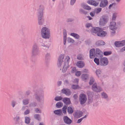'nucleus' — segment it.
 <instances>
[{"mask_svg":"<svg viewBox=\"0 0 125 125\" xmlns=\"http://www.w3.org/2000/svg\"><path fill=\"white\" fill-rule=\"evenodd\" d=\"M64 55L62 54L59 56L58 60L57 65L58 67H62V72L65 73L69 66L68 63L70 61V58L68 56H67L64 59Z\"/></svg>","mask_w":125,"mask_h":125,"instance_id":"nucleus-1","label":"nucleus"},{"mask_svg":"<svg viewBox=\"0 0 125 125\" xmlns=\"http://www.w3.org/2000/svg\"><path fill=\"white\" fill-rule=\"evenodd\" d=\"M33 97L37 101L40 102L41 101H43L44 93L43 90L38 89L35 91Z\"/></svg>","mask_w":125,"mask_h":125,"instance_id":"nucleus-2","label":"nucleus"},{"mask_svg":"<svg viewBox=\"0 0 125 125\" xmlns=\"http://www.w3.org/2000/svg\"><path fill=\"white\" fill-rule=\"evenodd\" d=\"M43 7L42 5H40L38 11V23L39 25L43 24L44 22V19L42 17L43 15Z\"/></svg>","mask_w":125,"mask_h":125,"instance_id":"nucleus-3","label":"nucleus"},{"mask_svg":"<svg viewBox=\"0 0 125 125\" xmlns=\"http://www.w3.org/2000/svg\"><path fill=\"white\" fill-rule=\"evenodd\" d=\"M40 53L39 47L36 43H34L33 45L31 50V58L33 59L37 56Z\"/></svg>","mask_w":125,"mask_h":125,"instance_id":"nucleus-4","label":"nucleus"},{"mask_svg":"<svg viewBox=\"0 0 125 125\" xmlns=\"http://www.w3.org/2000/svg\"><path fill=\"white\" fill-rule=\"evenodd\" d=\"M42 37L44 39H48L50 36V31L49 29L47 27H44L41 30Z\"/></svg>","mask_w":125,"mask_h":125,"instance_id":"nucleus-5","label":"nucleus"},{"mask_svg":"<svg viewBox=\"0 0 125 125\" xmlns=\"http://www.w3.org/2000/svg\"><path fill=\"white\" fill-rule=\"evenodd\" d=\"M108 18L106 15L102 16L100 18L99 21V25L101 26H104L108 22Z\"/></svg>","mask_w":125,"mask_h":125,"instance_id":"nucleus-6","label":"nucleus"},{"mask_svg":"<svg viewBox=\"0 0 125 125\" xmlns=\"http://www.w3.org/2000/svg\"><path fill=\"white\" fill-rule=\"evenodd\" d=\"M39 44L42 48L44 50H48L50 46V44L47 42L43 41L42 39L40 40Z\"/></svg>","mask_w":125,"mask_h":125,"instance_id":"nucleus-7","label":"nucleus"},{"mask_svg":"<svg viewBox=\"0 0 125 125\" xmlns=\"http://www.w3.org/2000/svg\"><path fill=\"white\" fill-rule=\"evenodd\" d=\"M87 100V98L85 95L83 94H80L79 97V101L81 104H83L86 103Z\"/></svg>","mask_w":125,"mask_h":125,"instance_id":"nucleus-8","label":"nucleus"},{"mask_svg":"<svg viewBox=\"0 0 125 125\" xmlns=\"http://www.w3.org/2000/svg\"><path fill=\"white\" fill-rule=\"evenodd\" d=\"M19 99L20 101L22 102V103L20 104L19 105V115L21 114L22 111L23 110V96H19Z\"/></svg>","mask_w":125,"mask_h":125,"instance_id":"nucleus-9","label":"nucleus"},{"mask_svg":"<svg viewBox=\"0 0 125 125\" xmlns=\"http://www.w3.org/2000/svg\"><path fill=\"white\" fill-rule=\"evenodd\" d=\"M108 63V60L106 58L103 57L99 60V64L101 66H105L107 65Z\"/></svg>","mask_w":125,"mask_h":125,"instance_id":"nucleus-10","label":"nucleus"},{"mask_svg":"<svg viewBox=\"0 0 125 125\" xmlns=\"http://www.w3.org/2000/svg\"><path fill=\"white\" fill-rule=\"evenodd\" d=\"M92 89L94 91L97 92H100L102 90L101 88L99 86H97L96 83L93 85Z\"/></svg>","mask_w":125,"mask_h":125,"instance_id":"nucleus-11","label":"nucleus"},{"mask_svg":"<svg viewBox=\"0 0 125 125\" xmlns=\"http://www.w3.org/2000/svg\"><path fill=\"white\" fill-rule=\"evenodd\" d=\"M83 114V113L81 111L77 110L74 112L73 115L75 118H78L81 117Z\"/></svg>","mask_w":125,"mask_h":125,"instance_id":"nucleus-12","label":"nucleus"},{"mask_svg":"<svg viewBox=\"0 0 125 125\" xmlns=\"http://www.w3.org/2000/svg\"><path fill=\"white\" fill-rule=\"evenodd\" d=\"M95 56L99 58H101L103 56V53L98 48L95 49Z\"/></svg>","mask_w":125,"mask_h":125,"instance_id":"nucleus-13","label":"nucleus"},{"mask_svg":"<svg viewBox=\"0 0 125 125\" xmlns=\"http://www.w3.org/2000/svg\"><path fill=\"white\" fill-rule=\"evenodd\" d=\"M13 120L17 122L19 125H22L23 121L21 117L16 116L13 118Z\"/></svg>","mask_w":125,"mask_h":125,"instance_id":"nucleus-14","label":"nucleus"},{"mask_svg":"<svg viewBox=\"0 0 125 125\" xmlns=\"http://www.w3.org/2000/svg\"><path fill=\"white\" fill-rule=\"evenodd\" d=\"M116 25V24L115 21H112L110 22L109 28L111 30H116L117 28Z\"/></svg>","mask_w":125,"mask_h":125,"instance_id":"nucleus-15","label":"nucleus"},{"mask_svg":"<svg viewBox=\"0 0 125 125\" xmlns=\"http://www.w3.org/2000/svg\"><path fill=\"white\" fill-rule=\"evenodd\" d=\"M62 93L65 94L67 96H69L72 93V92L70 90L68 89L63 88L62 90Z\"/></svg>","mask_w":125,"mask_h":125,"instance_id":"nucleus-16","label":"nucleus"},{"mask_svg":"<svg viewBox=\"0 0 125 125\" xmlns=\"http://www.w3.org/2000/svg\"><path fill=\"white\" fill-rule=\"evenodd\" d=\"M63 119L64 122L66 124L70 125L72 122V120L67 116H64L63 117Z\"/></svg>","mask_w":125,"mask_h":125,"instance_id":"nucleus-17","label":"nucleus"},{"mask_svg":"<svg viewBox=\"0 0 125 125\" xmlns=\"http://www.w3.org/2000/svg\"><path fill=\"white\" fill-rule=\"evenodd\" d=\"M100 28L98 27H92L91 29V31L93 35H95L96 34L97 35V33L100 30Z\"/></svg>","mask_w":125,"mask_h":125,"instance_id":"nucleus-18","label":"nucleus"},{"mask_svg":"<svg viewBox=\"0 0 125 125\" xmlns=\"http://www.w3.org/2000/svg\"><path fill=\"white\" fill-rule=\"evenodd\" d=\"M108 4V1L107 0H102L100 4V6L101 7L104 8L106 7Z\"/></svg>","mask_w":125,"mask_h":125,"instance_id":"nucleus-19","label":"nucleus"},{"mask_svg":"<svg viewBox=\"0 0 125 125\" xmlns=\"http://www.w3.org/2000/svg\"><path fill=\"white\" fill-rule=\"evenodd\" d=\"M90 57L91 59L94 58L95 56V49L93 48L90 51Z\"/></svg>","mask_w":125,"mask_h":125,"instance_id":"nucleus-20","label":"nucleus"},{"mask_svg":"<svg viewBox=\"0 0 125 125\" xmlns=\"http://www.w3.org/2000/svg\"><path fill=\"white\" fill-rule=\"evenodd\" d=\"M87 3L91 5H92L95 6H96L99 4L98 2H96V1H95L94 0H88L87 1Z\"/></svg>","mask_w":125,"mask_h":125,"instance_id":"nucleus-21","label":"nucleus"},{"mask_svg":"<svg viewBox=\"0 0 125 125\" xmlns=\"http://www.w3.org/2000/svg\"><path fill=\"white\" fill-rule=\"evenodd\" d=\"M77 65L79 68H82L84 67L85 64L84 62L82 61H78L77 63Z\"/></svg>","mask_w":125,"mask_h":125,"instance_id":"nucleus-22","label":"nucleus"},{"mask_svg":"<svg viewBox=\"0 0 125 125\" xmlns=\"http://www.w3.org/2000/svg\"><path fill=\"white\" fill-rule=\"evenodd\" d=\"M106 34V33L103 31H99L97 33V35L99 36L104 37Z\"/></svg>","mask_w":125,"mask_h":125,"instance_id":"nucleus-23","label":"nucleus"},{"mask_svg":"<svg viewBox=\"0 0 125 125\" xmlns=\"http://www.w3.org/2000/svg\"><path fill=\"white\" fill-rule=\"evenodd\" d=\"M105 44V42L102 40H99L96 42L95 43V45L97 46L104 45Z\"/></svg>","mask_w":125,"mask_h":125,"instance_id":"nucleus-24","label":"nucleus"},{"mask_svg":"<svg viewBox=\"0 0 125 125\" xmlns=\"http://www.w3.org/2000/svg\"><path fill=\"white\" fill-rule=\"evenodd\" d=\"M51 54L50 53H47L45 56V61L47 64H48L50 60Z\"/></svg>","mask_w":125,"mask_h":125,"instance_id":"nucleus-25","label":"nucleus"},{"mask_svg":"<svg viewBox=\"0 0 125 125\" xmlns=\"http://www.w3.org/2000/svg\"><path fill=\"white\" fill-rule=\"evenodd\" d=\"M63 101L66 104H69L71 103L70 99L67 97H64L63 98Z\"/></svg>","mask_w":125,"mask_h":125,"instance_id":"nucleus-26","label":"nucleus"},{"mask_svg":"<svg viewBox=\"0 0 125 125\" xmlns=\"http://www.w3.org/2000/svg\"><path fill=\"white\" fill-rule=\"evenodd\" d=\"M54 112L55 114L58 115L59 116L62 115H63L61 110H54Z\"/></svg>","mask_w":125,"mask_h":125,"instance_id":"nucleus-27","label":"nucleus"},{"mask_svg":"<svg viewBox=\"0 0 125 125\" xmlns=\"http://www.w3.org/2000/svg\"><path fill=\"white\" fill-rule=\"evenodd\" d=\"M83 9L87 10H90L91 9V8L87 5L83 4L81 5Z\"/></svg>","mask_w":125,"mask_h":125,"instance_id":"nucleus-28","label":"nucleus"},{"mask_svg":"<svg viewBox=\"0 0 125 125\" xmlns=\"http://www.w3.org/2000/svg\"><path fill=\"white\" fill-rule=\"evenodd\" d=\"M70 35L76 39H78L79 38L80 36L77 34L74 33H71Z\"/></svg>","mask_w":125,"mask_h":125,"instance_id":"nucleus-29","label":"nucleus"},{"mask_svg":"<svg viewBox=\"0 0 125 125\" xmlns=\"http://www.w3.org/2000/svg\"><path fill=\"white\" fill-rule=\"evenodd\" d=\"M67 110L68 113L69 114H72L73 112V110L72 107L70 106H69L67 107Z\"/></svg>","mask_w":125,"mask_h":125,"instance_id":"nucleus-30","label":"nucleus"},{"mask_svg":"<svg viewBox=\"0 0 125 125\" xmlns=\"http://www.w3.org/2000/svg\"><path fill=\"white\" fill-rule=\"evenodd\" d=\"M88 74H83L81 76V78L83 80H85L88 78Z\"/></svg>","mask_w":125,"mask_h":125,"instance_id":"nucleus-31","label":"nucleus"},{"mask_svg":"<svg viewBox=\"0 0 125 125\" xmlns=\"http://www.w3.org/2000/svg\"><path fill=\"white\" fill-rule=\"evenodd\" d=\"M17 104L16 102L14 100H12L11 103V105L13 108H14Z\"/></svg>","mask_w":125,"mask_h":125,"instance_id":"nucleus-32","label":"nucleus"},{"mask_svg":"<svg viewBox=\"0 0 125 125\" xmlns=\"http://www.w3.org/2000/svg\"><path fill=\"white\" fill-rule=\"evenodd\" d=\"M117 14V13L116 12L113 13L112 18V21H115Z\"/></svg>","mask_w":125,"mask_h":125,"instance_id":"nucleus-33","label":"nucleus"},{"mask_svg":"<svg viewBox=\"0 0 125 125\" xmlns=\"http://www.w3.org/2000/svg\"><path fill=\"white\" fill-rule=\"evenodd\" d=\"M62 105L63 104L61 102H58L56 104V107L58 108L61 107Z\"/></svg>","mask_w":125,"mask_h":125,"instance_id":"nucleus-34","label":"nucleus"},{"mask_svg":"<svg viewBox=\"0 0 125 125\" xmlns=\"http://www.w3.org/2000/svg\"><path fill=\"white\" fill-rule=\"evenodd\" d=\"M77 59L79 60H83L84 59L83 56L82 54H79L77 56Z\"/></svg>","mask_w":125,"mask_h":125,"instance_id":"nucleus-35","label":"nucleus"},{"mask_svg":"<svg viewBox=\"0 0 125 125\" xmlns=\"http://www.w3.org/2000/svg\"><path fill=\"white\" fill-rule=\"evenodd\" d=\"M120 42V41H116L114 43L115 45L117 47H121Z\"/></svg>","mask_w":125,"mask_h":125,"instance_id":"nucleus-36","label":"nucleus"},{"mask_svg":"<svg viewBox=\"0 0 125 125\" xmlns=\"http://www.w3.org/2000/svg\"><path fill=\"white\" fill-rule=\"evenodd\" d=\"M30 119L29 117H25V123L27 124H29L30 122Z\"/></svg>","mask_w":125,"mask_h":125,"instance_id":"nucleus-37","label":"nucleus"},{"mask_svg":"<svg viewBox=\"0 0 125 125\" xmlns=\"http://www.w3.org/2000/svg\"><path fill=\"white\" fill-rule=\"evenodd\" d=\"M66 32L63 33V44L65 45L66 42Z\"/></svg>","mask_w":125,"mask_h":125,"instance_id":"nucleus-38","label":"nucleus"},{"mask_svg":"<svg viewBox=\"0 0 125 125\" xmlns=\"http://www.w3.org/2000/svg\"><path fill=\"white\" fill-rule=\"evenodd\" d=\"M86 27L87 28H90L91 29L92 28V25L91 23H88L85 25Z\"/></svg>","mask_w":125,"mask_h":125,"instance_id":"nucleus-39","label":"nucleus"},{"mask_svg":"<svg viewBox=\"0 0 125 125\" xmlns=\"http://www.w3.org/2000/svg\"><path fill=\"white\" fill-rule=\"evenodd\" d=\"M102 97L104 99H106L108 97V96L107 94L103 92L101 93Z\"/></svg>","mask_w":125,"mask_h":125,"instance_id":"nucleus-40","label":"nucleus"},{"mask_svg":"<svg viewBox=\"0 0 125 125\" xmlns=\"http://www.w3.org/2000/svg\"><path fill=\"white\" fill-rule=\"evenodd\" d=\"M30 99L28 98H26L24 99V105L27 104L29 102Z\"/></svg>","mask_w":125,"mask_h":125,"instance_id":"nucleus-41","label":"nucleus"},{"mask_svg":"<svg viewBox=\"0 0 125 125\" xmlns=\"http://www.w3.org/2000/svg\"><path fill=\"white\" fill-rule=\"evenodd\" d=\"M67 107V106L64 105L62 108V111L64 114H66V113Z\"/></svg>","mask_w":125,"mask_h":125,"instance_id":"nucleus-42","label":"nucleus"},{"mask_svg":"<svg viewBox=\"0 0 125 125\" xmlns=\"http://www.w3.org/2000/svg\"><path fill=\"white\" fill-rule=\"evenodd\" d=\"M112 53L111 51H105L104 52V54L105 56H108L110 55Z\"/></svg>","mask_w":125,"mask_h":125,"instance_id":"nucleus-43","label":"nucleus"},{"mask_svg":"<svg viewBox=\"0 0 125 125\" xmlns=\"http://www.w3.org/2000/svg\"><path fill=\"white\" fill-rule=\"evenodd\" d=\"M81 14H87V12L85 10L82 9H80L79 10Z\"/></svg>","mask_w":125,"mask_h":125,"instance_id":"nucleus-44","label":"nucleus"},{"mask_svg":"<svg viewBox=\"0 0 125 125\" xmlns=\"http://www.w3.org/2000/svg\"><path fill=\"white\" fill-rule=\"evenodd\" d=\"M67 41L69 43H73L74 42L73 40L70 38H67Z\"/></svg>","mask_w":125,"mask_h":125,"instance_id":"nucleus-45","label":"nucleus"},{"mask_svg":"<svg viewBox=\"0 0 125 125\" xmlns=\"http://www.w3.org/2000/svg\"><path fill=\"white\" fill-rule=\"evenodd\" d=\"M94 81V78L92 77H91L89 82L90 85H91L93 84Z\"/></svg>","mask_w":125,"mask_h":125,"instance_id":"nucleus-46","label":"nucleus"},{"mask_svg":"<svg viewBox=\"0 0 125 125\" xmlns=\"http://www.w3.org/2000/svg\"><path fill=\"white\" fill-rule=\"evenodd\" d=\"M62 99V97L61 96H57L56 97L54 100L56 101H58L61 100Z\"/></svg>","mask_w":125,"mask_h":125,"instance_id":"nucleus-47","label":"nucleus"},{"mask_svg":"<svg viewBox=\"0 0 125 125\" xmlns=\"http://www.w3.org/2000/svg\"><path fill=\"white\" fill-rule=\"evenodd\" d=\"M94 61L97 65H98L99 64V59L95 58L94 59Z\"/></svg>","mask_w":125,"mask_h":125,"instance_id":"nucleus-48","label":"nucleus"},{"mask_svg":"<svg viewBox=\"0 0 125 125\" xmlns=\"http://www.w3.org/2000/svg\"><path fill=\"white\" fill-rule=\"evenodd\" d=\"M102 8H98L95 9L94 10L95 12L96 13H98L100 12Z\"/></svg>","mask_w":125,"mask_h":125,"instance_id":"nucleus-49","label":"nucleus"},{"mask_svg":"<svg viewBox=\"0 0 125 125\" xmlns=\"http://www.w3.org/2000/svg\"><path fill=\"white\" fill-rule=\"evenodd\" d=\"M34 117L35 119L38 120H39L40 118V115L38 114H35L34 115Z\"/></svg>","mask_w":125,"mask_h":125,"instance_id":"nucleus-50","label":"nucleus"},{"mask_svg":"<svg viewBox=\"0 0 125 125\" xmlns=\"http://www.w3.org/2000/svg\"><path fill=\"white\" fill-rule=\"evenodd\" d=\"M96 73L97 75L99 77L100 76V74L101 73V71L99 70H96Z\"/></svg>","mask_w":125,"mask_h":125,"instance_id":"nucleus-51","label":"nucleus"},{"mask_svg":"<svg viewBox=\"0 0 125 125\" xmlns=\"http://www.w3.org/2000/svg\"><path fill=\"white\" fill-rule=\"evenodd\" d=\"M78 86V85H72L71 87L72 88L74 89H76Z\"/></svg>","mask_w":125,"mask_h":125,"instance_id":"nucleus-52","label":"nucleus"},{"mask_svg":"<svg viewBox=\"0 0 125 125\" xmlns=\"http://www.w3.org/2000/svg\"><path fill=\"white\" fill-rule=\"evenodd\" d=\"M120 42V45H121V46L125 45V40H123Z\"/></svg>","mask_w":125,"mask_h":125,"instance_id":"nucleus-53","label":"nucleus"},{"mask_svg":"<svg viewBox=\"0 0 125 125\" xmlns=\"http://www.w3.org/2000/svg\"><path fill=\"white\" fill-rule=\"evenodd\" d=\"M36 104L35 102L31 103L30 104V106L32 107H35L36 106Z\"/></svg>","mask_w":125,"mask_h":125,"instance_id":"nucleus-54","label":"nucleus"},{"mask_svg":"<svg viewBox=\"0 0 125 125\" xmlns=\"http://www.w3.org/2000/svg\"><path fill=\"white\" fill-rule=\"evenodd\" d=\"M75 74L76 76H79L81 74V72L80 71H77L75 73Z\"/></svg>","mask_w":125,"mask_h":125,"instance_id":"nucleus-55","label":"nucleus"},{"mask_svg":"<svg viewBox=\"0 0 125 125\" xmlns=\"http://www.w3.org/2000/svg\"><path fill=\"white\" fill-rule=\"evenodd\" d=\"M88 104H89L92 103L93 101L92 98L91 97H89Z\"/></svg>","mask_w":125,"mask_h":125,"instance_id":"nucleus-56","label":"nucleus"},{"mask_svg":"<svg viewBox=\"0 0 125 125\" xmlns=\"http://www.w3.org/2000/svg\"><path fill=\"white\" fill-rule=\"evenodd\" d=\"M73 19L72 18H68L67 19V22H71L73 21Z\"/></svg>","mask_w":125,"mask_h":125,"instance_id":"nucleus-57","label":"nucleus"},{"mask_svg":"<svg viewBox=\"0 0 125 125\" xmlns=\"http://www.w3.org/2000/svg\"><path fill=\"white\" fill-rule=\"evenodd\" d=\"M30 90H28L27 91H26L25 93V96L27 95L28 96L30 94Z\"/></svg>","mask_w":125,"mask_h":125,"instance_id":"nucleus-58","label":"nucleus"},{"mask_svg":"<svg viewBox=\"0 0 125 125\" xmlns=\"http://www.w3.org/2000/svg\"><path fill=\"white\" fill-rule=\"evenodd\" d=\"M76 0H71L70 4L72 5H73L75 3Z\"/></svg>","mask_w":125,"mask_h":125,"instance_id":"nucleus-59","label":"nucleus"},{"mask_svg":"<svg viewBox=\"0 0 125 125\" xmlns=\"http://www.w3.org/2000/svg\"><path fill=\"white\" fill-rule=\"evenodd\" d=\"M30 113V110H26L24 112V114L25 115H27L29 114Z\"/></svg>","mask_w":125,"mask_h":125,"instance_id":"nucleus-60","label":"nucleus"},{"mask_svg":"<svg viewBox=\"0 0 125 125\" xmlns=\"http://www.w3.org/2000/svg\"><path fill=\"white\" fill-rule=\"evenodd\" d=\"M35 111L36 113H41V110L38 108H36L35 109Z\"/></svg>","mask_w":125,"mask_h":125,"instance_id":"nucleus-61","label":"nucleus"},{"mask_svg":"<svg viewBox=\"0 0 125 125\" xmlns=\"http://www.w3.org/2000/svg\"><path fill=\"white\" fill-rule=\"evenodd\" d=\"M83 120L82 118L78 119L77 122V123H80Z\"/></svg>","mask_w":125,"mask_h":125,"instance_id":"nucleus-62","label":"nucleus"},{"mask_svg":"<svg viewBox=\"0 0 125 125\" xmlns=\"http://www.w3.org/2000/svg\"><path fill=\"white\" fill-rule=\"evenodd\" d=\"M78 97V96L77 94H74L73 95V97L75 99H77Z\"/></svg>","mask_w":125,"mask_h":125,"instance_id":"nucleus-63","label":"nucleus"},{"mask_svg":"<svg viewBox=\"0 0 125 125\" xmlns=\"http://www.w3.org/2000/svg\"><path fill=\"white\" fill-rule=\"evenodd\" d=\"M76 71V68L75 67H74L72 69L71 71V72L72 73H73L75 72Z\"/></svg>","mask_w":125,"mask_h":125,"instance_id":"nucleus-64","label":"nucleus"}]
</instances>
